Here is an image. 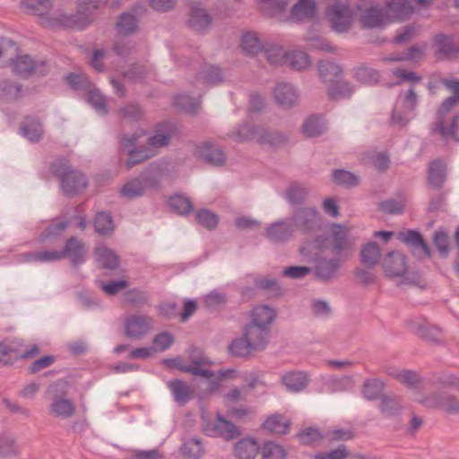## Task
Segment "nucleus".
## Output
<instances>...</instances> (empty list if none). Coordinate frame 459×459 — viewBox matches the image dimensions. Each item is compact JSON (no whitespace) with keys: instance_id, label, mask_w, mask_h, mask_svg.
<instances>
[{"instance_id":"0eeeda50","label":"nucleus","mask_w":459,"mask_h":459,"mask_svg":"<svg viewBox=\"0 0 459 459\" xmlns=\"http://www.w3.org/2000/svg\"><path fill=\"white\" fill-rule=\"evenodd\" d=\"M429 409H438L446 414L459 416V399L453 394L440 392L430 394L419 400Z\"/></svg>"},{"instance_id":"f3484780","label":"nucleus","mask_w":459,"mask_h":459,"mask_svg":"<svg viewBox=\"0 0 459 459\" xmlns=\"http://www.w3.org/2000/svg\"><path fill=\"white\" fill-rule=\"evenodd\" d=\"M273 99L278 106L283 108H290L297 105L299 95L293 85L280 82L273 90Z\"/></svg>"},{"instance_id":"f8f14e48","label":"nucleus","mask_w":459,"mask_h":459,"mask_svg":"<svg viewBox=\"0 0 459 459\" xmlns=\"http://www.w3.org/2000/svg\"><path fill=\"white\" fill-rule=\"evenodd\" d=\"M204 429L207 435L221 437L226 440L233 439L241 435L239 429L224 418L221 412H217L214 422H206Z\"/></svg>"},{"instance_id":"4d7b16f0","label":"nucleus","mask_w":459,"mask_h":459,"mask_svg":"<svg viewBox=\"0 0 459 459\" xmlns=\"http://www.w3.org/2000/svg\"><path fill=\"white\" fill-rule=\"evenodd\" d=\"M363 160L381 171L386 169L389 166L388 157L382 152H370L365 155Z\"/></svg>"},{"instance_id":"58836bf2","label":"nucleus","mask_w":459,"mask_h":459,"mask_svg":"<svg viewBox=\"0 0 459 459\" xmlns=\"http://www.w3.org/2000/svg\"><path fill=\"white\" fill-rule=\"evenodd\" d=\"M381 250L375 242L366 244L360 251L361 263L368 267H374L380 260Z\"/></svg>"},{"instance_id":"a18cd8bd","label":"nucleus","mask_w":459,"mask_h":459,"mask_svg":"<svg viewBox=\"0 0 459 459\" xmlns=\"http://www.w3.org/2000/svg\"><path fill=\"white\" fill-rule=\"evenodd\" d=\"M88 102L95 108L98 113L106 114L108 112V104L106 98L101 92L92 87L88 89Z\"/></svg>"},{"instance_id":"bf43d9fd","label":"nucleus","mask_w":459,"mask_h":459,"mask_svg":"<svg viewBox=\"0 0 459 459\" xmlns=\"http://www.w3.org/2000/svg\"><path fill=\"white\" fill-rule=\"evenodd\" d=\"M307 195L306 188L299 184H291L285 192L286 199L292 204L302 203Z\"/></svg>"},{"instance_id":"13d9d810","label":"nucleus","mask_w":459,"mask_h":459,"mask_svg":"<svg viewBox=\"0 0 459 459\" xmlns=\"http://www.w3.org/2000/svg\"><path fill=\"white\" fill-rule=\"evenodd\" d=\"M333 178L336 184L347 187L355 186L359 182V178L356 175L343 169L334 170Z\"/></svg>"},{"instance_id":"7ed1b4c3","label":"nucleus","mask_w":459,"mask_h":459,"mask_svg":"<svg viewBox=\"0 0 459 459\" xmlns=\"http://www.w3.org/2000/svg\"><path fill=\"white\" fill-rule=\"evenodd\" d=\"M107 1L80 0L76 14L56 13L51 19L44 20V23L50 27L84 29L92 22V12L105 5Z\"/></svg>"},{"instance_id":"a878e982","label":"nucleus","mask_w":459,"mask_h":459,"mask_svg":"<svg viewBox=\"0 0 459 459\" xmlns=\"http://www.w3.org/2000/svg\"><path fill=\"white\" fill-rule=\"evenodd\" d=\"M281 383L288 391L299 393L307 387L309 383V377L303 371H290L281 377Z\"/></svg>"},{"instance_id":"dca6fc26","label":"nucleus","mask_w":459,"mask_h":459,"mask_svg":"<svg viewBox=\"0 0 459 459\" xmlns=\"http://www.w3.org/2000/svg\"><path fill=\"white\" fill-rule=\"evenodd\" d=\"M398 239L410 247L413 255L417 258L425 259L429 256V249L419 232L402 231L398 234Z\"/></svg>"},{"instance_id":"37998d69","label":"nucleus","mask_w":459,"mask_h":459,"mask_svg":"<svg viewBox=\"0 0 459 459\" xmlns=\"http://www.w3.org/2000/svg\"><path fill=\"white\" fill-rule=\"evenodd\" d=\"M309 56L303 51L291 50L288 52L287 64L296 70H303L310 65Z\"/></svg>"},{"instance_id":"8fccbe9b","label":"nucleus","mask_w":459,"mask_h":459,"mask_svg":"<svg viewBox=\"0 0 459 459\" xmlns=\"http://www.w3.org/2000/svg\"><path fill=\"white\" fill-rule=\"evenodd\" d=\"M286 455L283 446L274 442L264 443L261 448L262 459H285Z\"/></svg>"},{"instance_id":"bb28decb","label":"nucleus","mask_w":459,"mask_h":459,"mask_svg":"<svg viewBox=\"0 0 459 459\" xmlns=\"http://www.w3.org/2000/svg\"><path fill=\"white\" fill-rule=\"evenodd\" d=\"M151 186V180L146 177H140L126 182L120 189V195L127 199L141 196L145 189Z\"/></svg>"},{"instance_id":"4be33fe9","label":"nucleus","mask_w":459,"mask_h":459,"mask_svg":"<svg viewBox=\"0 0 459 459\" xmlns=\"http://www.w3.org/2000/svg\"><path fill=\"white\" fill-rule=\"evenodd\" d=\"M407 325L411 332L430 342H438L440 340L441 329L421 319H410L407 321Z\"/></svg>"},{"instance_id":"9b49d317","label":"nucleus","mask_w":459,"mask_h":459,"mask_svg":"<svg viewBox=\"0 0 459 459\" xmlns=\"http://www.w3.org/2000/svg\"><path fill=\"white\" fill-rule=\"evenodd\" d=\"M61 180L63 191L73 195L83 191L87 186V180L83 174L79 171L70 169L68 167L61 170H55Z\"/></svg>"},{"instance_id":"72a5a7b5","label":"nucleus","mask_w":459,"mask_h":459,"mask_svg":"<svg viewBox=\"0 0 459 459\" xmlns=\"http://www.w3.org/2000/svg\"><path fill=\"white\" fill-rule=\"evenodd\" d=\"M290 424L282 415L273 414L265 420L263 428L273 434L282 435L288 432Z\"/></svg>"},{"instance_id":"f704fd0d","label":"nucleus","mask_w":459,"mask_h":459,"mask_svg":"<svg viewBox=\"0 0 459 459\" xmlns=\"http://www.w3.org/2000/svg\"><path fill=\"white\" fill-rule=\"evenodd\" d=\"M222 73L221 70L213 65H205L201 73L198 74L197 82L202 86L214 85L222 81Z\"/></svg>"},{"instance_id":"ea45409f","label":"nucleus","mask_w":459,"mask_h":459,"mask_svg":"<svg viewBox=\"0 0 459 459\" xmlns=\"http://www.w3.org/2000/svg\"><path fill=\"white\" fill-rule=\"evenodd\" d=\"M62 260L60 250H42L27 253L23 255L25 262L48 263Z\"/></svg>"},{"instance_id":"a19ab883","label":"nucleus","mask_w":459,"mask_h":459,"mask_svg":"<svg viewBox=\"0 0 459 459\" xmlns=\"http://www.w3.org/2000/svg\"><path fill=\"white\" fill-rule=\"evenodd\" d=\"M241 48L247 55L255 56L261 52L263 44L255 32H247L241 38Z\"/></svg>"},{"instance_id":"774afa93","label":"nucleus","mask_w":459,"mask_h":459,"mask_svg":"<svg viewBox=\"0 0 459 459\" xmlns=\"http://www.w3.org/2000/svg\"><path fill=\"white\" fill-rule=\"evenodd\" d=\"M196 220L208 230L214 229L219 223V217L206 209L201 210L196 213Z\"/></svg>"},{"instance_id":"2f4dec72","label":"nucleus","mask_w":459,"mask_h":459,"mask_svg":"<svg viewBox=\"0 0 459 459\" xmlns=\"http://www.w3.org/2000/svg\"><path fill=\"white\" fill-rule=\"evenodd\" d=\"M446 178V164L441 160H437L429 163V183L433 187H440Z\"/></svg>"},{"instance_id":"20e7f679","label":"nucleus","mask_w":459,"mask_h":459,"mask_svg":"<svg viewBox=\"0 0 459 459\" xmlns=\"http://www.w3.org/2000/svg\"><path fill=\"white\" fill-rule=\"evenodd\" d=\"M171 139V134L168 130L156 131L152 136L148 137L147 150H135L137 138L134 136L125 137L122 140V146L130 154L126 160L127 169H131L135 164L143 162L156 153V150L167 146Z\"/></svg>"},{"instance_id":"423d86ee","label":"nucleus","mask_w":459,"mask_h":459,"mask_svg":"<svg viewBox=\"0 0 459 459\" xmlns=\"http://www.w3.org/2000/svg\"><path fill=\"white\" fill-rule=\"evenodd\" d=\"M191 363L186 365L183 363L181 358H175L170 359H165L164 363L171 368H177L183 372L190 373L196 377H202L209 378L212 377L211 370L208 367L211 365V361L205 358L202 352L198 350H193L190 355Z\"/></svg>"},{"instance_id":"7c9ffc66","label":"nucleus","mask_w":459,"mask_h":459,"mask_svg":"<svg viewBox=\"0 0 459 459\" xmlns=\"http://www.w3.org/2000/svg\"><path fill=\"white\" fill-rule=\"evenodd\" d=\"M95 259L102 268L114 269L118 265V256L113 250L104 245H100L95 249Z\"/></svg>"},{"instance_id":"a211bd4d","label":"nucleus","mask_w":459,"mask_h":459,"mask_svg":"<svg viewBox=\"0 0 459 459\" xmlns=\"http://www.w3.org/2000/svg\"><path fill=\"white\" fill-rule=\"evenodd\" d=\"M294 230L292 221L281 220L270 224L265 229L264 236L273 243H282L291 238Z\"/></svg>"},{"instance_id":"69168bd1","label":"nucleus","mask_w":459,"mask_h":459,"mask_svg":"<svg viewBox=\"0 0 459 459\" xmlns=\"http://www.w3.org/2000/svg\"><path fill=\"white\" fill-rule=\"evenodd\" d=\"M174 342V337L167 332L156 334L152 340V346L154 353L164 351L169 349Z\"/></svg>"},{"instance_id":"393cba45","label":"nucleus","mask_w":459,"mask_h":459,"mask_svg":"<svg viewBox=\"0 0 459 459\" xmlns=\"http://www.w3.org/2000/svg\"><path fill=\"white\" fill-rule=\"evenodd\" d=\"M22 6L27 11L40 16V22L45 27H48V25L44 23V20L51 19L56 13H65L62 11H56L48 14V11L51 8L49 0H23ZM48 28L51 27L48 26Z\"/></svg>"},{"instance_id":"4c0bfd02","label":"nucleus","mask_w":459,"mask_h":459,"mask_svg":"<svg viewBox=\"0 0 459 459\" xmlns=\"http://www.w3.org/2000/svg\"><path fill=\"white\" fill-rule=\"evenodd\" d=\"M315 13L316 4L314 0H299L291 9L292 18L297 21L311 18Z\"/></svg>"},{"instance_id":"e2e57ef3","label":"nucleus","mask_w":459,"mask_h":459,"mask_svg":"<svg viewBox=\"0 0 459 459\" xmlns=\"http://www.w3.org/2000/svg\"><path fill=\"white\" fill-rule=\"evenodd\" d=\"M95 230L100 234H108L114 230L111 216L106 212H99L94 221Z\"/></svg>"},{"instance_id":"052dcab7","label":"nucleus","mask_w":459,"mask_h":459,"mask_svg":"<svg viewBox=\"0 0 459 459\" xmlns=\"http://www.w3.org/2000/svg\"><path fill=\"white\" fill-rule=\"evenodd\" d=\"M425 46L423 47H412L409 49L405 55L394 54L384 58V61H403V60H417L424 56Z\"/></svg>"},{"instance_id":"5701e85b","label":"nucleus","mask_w":459,"mask_h":459,"mask_svg":"<svg viewBox=\"0 0 459 459\" xmlns=\"http://www.w3.org/2000/svg\"><path fill=\"white\" fill-rule=\"evenodd\" d=\"M318 221V213L315 208L304 207L295 212L292 217L294 228L300 230H311Z\"/></svg>"},{"instance_id":"c9c22d12","label":"nucleus","mask_w":459,"mask_h":459,"mask_svg":"<svg viewBox=\"0 0 459 459\" xmlns=\"http://www.w3.org/2000/svg\"><path fill=\"white\" fill-rule=\"evenodd\" d=\"M21 132L28 140L37 142L43 134V128L38 119L27 117L21 126Z\"/></svg>"},{"instance_id":"f03ea898","label":"nucleus","mask_w":459,"mask_h":459,"mask_svg":"<svg viewBox=\"0 0 459 459\" xmlns=\"http://www.w3.org/2000/svg\"><path fill=\"white\" fill-rule=\"evenodd\" d=\"M446 88L454 93V96L447 98L441 105L437 112V122L436 131L446 141H459V115L447 117L449 109L459 104V82L446 81Z\"/></svg>"},{"instance_id":"09e8293b","label":"nucleus","mask_w":459,"mask_h":459,"mask_svg":"<svg viewBox=\"0 0 459 459\" xmlns=\"http://www.w3.org/2000/svg\"><path fill=\"white\" fill-rule=\"evenodd\" d=\"M183 455L186 459H199L204 455V447L200 440L190 438L181 447Z\"/></svg>"},{"instance_id":"864d4df0","label":"nucleus","mask_w":459,"mask_h":459,"mask_svg":"<svg viewBox=\"0 0 459 459\" xmlns=\"http://www.w3.org/2000/svg\"><path fill=\"white\" fill-rule=\"evenodd\" d=\"M434 48L437 55L447 56L454 52L453 37L444 34L437 35L434 39Z\"/></svg>"},{"instance_id":"0e129e2a","label":"nucleus","mask_w":459,"mask_h":459,"mask_svg":"<svg viewBox=\"0 0 459 459\" xmlns=\"http://www.w3.org/2000/svg\"><path fill=\"white\" fill-rule=\"evenodd\" d=\"M169 206L179 214H186L193 210L190 201L183 195H174L169 199Z\"/></svg>"},{"instance_id":"603ef678","label":"nucleus","mask_w":459,"mask_h":459,"mask_svg":"<svg viewBox=\"0 0 459 459\" xmlns=\"http://www.w3.org/2000/svg\"><path fill=\"white\" fill-rule=\"evenodd\" d=\"M175 104L186 112L195 114L199 110L201 102L199 99L181 94L176 97Z\"/></svg>"},{"instance_id":"1a4fd4ad","label":"nucleus","mask_w":459,"mask_h":459,"mask_svg":"<svg viewBox=\"0 0 459 459\" xmlns=\"http://www.w3.org/2000/svg\"><path fill=\"white\" fill-rule=\"evenodd\" d=\"M383 269L388 278H401V283H410L407 273L406 257L398 251L389 252L383 259Z\"/></svg>"},{"instance_id":"aec40b11","label":"nucleus","mask_w":459,"mask_h":459,"mask_svg":"<svg viewBox=\"0 0 459 459\" xmlns=\"http://www.w3.org/2000/svg\"><path fill=\"white\" fill-rule=\"evenodd\" d=\"M243 335L258 352L264 351L269 342V331L262 327L247 324L243 329Z\"/></svg>"},{"instance_id":"39448f33","label":"nucleus","mask_w":459,"mask_h":459,"mask_svg":"<svg viewBox=\"0 0 459 459\" xmlns=\"http://www.w3.org/2000/svg\"><path fill=\"white\" fill-rule=\"evenodd\" d=\"M68 394V383L60 379L49 385L46 390V396L51 400L49 414L60 420L72 418L76 411L74 403L66 397Z\"/></svg>"},{"instance_id":"6e6552de","label":"nucleus","mask_w":459,"mask_h":459,"mask_svg":"<svg viewBox=\"0 0 459 459\" xmlns=\"http://www.w3.org/2000/svg\"><path fill=\"white\" fill-rule=\"evenodd\" d=\"M416 103L417 96L412 89L399 95L396 107L392 114V124L399 126L406 125L412 118Z\"/></svg>"},{"instance_id":"6ab92c4d","label":"nucleus","mask_w":459,"mask_h":459,"mask_svg":"<svg viewBox=\"0 0 459 459\" xmlns=\"http://www.w3.org/2000/svg\"><path fill=\"white\" fill-rule=\"evenodd\" d=\"M275 317L276 311L274 308L267 305H257L249 312L248 324L269 331Z\"/></svg>"},{"instance_id":"c03bdc74","label":"nucleus","mask_w":459,"mask_h":459,"mask_svg":"<svg viewBox=\"0 0 459 459\" xmlns=\"http://www.w3.org/2000/svg\"><path fill=\"white\" fill-rule=\"evenodd\" d=\"M318 70L322 80L329 82H333L342 73V69L338 65L329 61L320 62Z\"/></svg>"},{"instance_id":"9d476101","label":"nucleus","mask_w":459,"mask_h":459,"mask_svg":"<svg viewBox=\"0 0 459 459\" xmlns=\"http://www.w3.org/2000/svg\"><path fill=\"white\" fill-rule=\"evenodd\" d=\"M152 328V318L143 315H129L124 320L125 335L131 340H141Z\"/></svg>"},{"instance_id":"79ce46f5","label":"nucleus","mask_w":459,"mask_h":459,"mask_svg":"<svg viewBox=\"0 0 459 459\" xmlns=\"http://www.w3.org/2000/svg\"><path fill=\"white\" fill-rule=\"evenodd\" d=\"M325 129V124L317 117H307L302 126V131L307 137L319 136Z\"/></svg>"},{"instance_id":"c85d7f7f","label":"nucleus","mask_w":459,"mask_h":459,"mask_svg":"<svg viewBox=\"0 0 459 459\" xmlns=\"http://www.w3.org/2000/svg\"><path fill=\"white\" fill-rule=\"evenodd\" d=\"M228 350L230 355L238 358H249L258 352L243 334L234 339L229 345Z\"/></svg>"},{"instance_id":"473e14b6","label":"nucleus","mask_w":459,"mask_h":459,"mask_svg":"<svg viewBox=\"0 0 459 459\" xmlns=\"http://www.w3.org/2000/svg\"><path fill=\"white\" fill-rule=\"evenodd\" d=\"M212 19L207 12L200 6L194 5L191 8L189 25L194 30L201 31L211 24Z\"/></svg>"},{"instance_id":"3c124183","label":"nucleus","mask_w":459,"mask_h":459,"mask_svg":"<svg viewBox=\"0 0 459 459\" xmlns=\"http://www.w3.org/2000/svg\"><path fill=\"white\" fill-rule=\"evenodd\" d=\"M384 388V382L377 378L368 379L363 384L362 394L366 399H377Z\"/></svg>"},{"instance_id":"4468645a","label":"nucleus","mask_w":459,"mask_h":459,"mask_svg":"<svg viewBox=\"0 0 459 459\" xmlns=\"http://www.w3.org/2000/svg\"><path fill=\"white\" fill-rule=\"evenodd\" d=\"M11 66L13 71L21 77L42 74L46 71V64L43 61H35L28 55L12 59Z\"/></svg>"},{"instance_id":"e433bc0d","label":"nucleus","mask_w":459,"mask_h":459,"mask_svg":"<svg viewBox=\"0 0 459 459\" xmlns=\"http://www.w3.org/2000/svg\"><path fill=\"white\" fill-rule=\"evenodd\" d=\"M168 385L171 390L176 402L180 404L186 403L193 397L194 391L185 382L180 380H172L168 383Z\"/></svg>"},{"instance_id":"5fc2aeb1","label":"nucleus","mask_w":459,"mask_h":459,"mask_svg":"<svg viewBox=\"0 0 459 459\" xmlns=\"http://www.w3.org/2000/svg\"><path fill=\"white\" fill-rule=\"evenodd\" d=\"M288 52L281 47L273 46L265 51L267 61L273 65H282L287 64Z\"/></svg>"},{"instance_id":"6e6d98bb","label":"nucleus","mask_w":459,"mask_h":459,"mask_svg":"<svg viewBox=\"0 0 459 459\" xmlns=\"http://www.w3.org/2000/svg\"><path fill=\"white\" fill-rule=\"evenodd\" d=\"M328 89L330 98L338 100L349 97L352 93V89L347 82L336 79Z\"/></svg>"},{"instance_id":"c756f323","label":"nucleus","mask_w":459,"mask_h":459,"mask_svg":"<svg viewBox=\"0 0 459 459\" xmlns=\"http://www.w3.org/2000/svg\"><path fill=\"white\" fill-rule=\"evenodd\" d=\"M342 260L340 258L325 259L321 258L317 261L316 266V274L320 279H330L333 277L342 265Z\"/></svg>"},{"instance_id":"de8ad7c7","label":"nucleus","mask_w":459,"mask_h":459,"mask_svg":"<svg viewBox=\"0 0 459 459\" xmlns=\"http://www.w3.org/2000/svg\"><path fill=\"white\" fill-rule=\"evenodd\" d=\"M137 30V21L135 17L130 13H123L120 15L117 22V30L119 35L126 36Z\"/></svg>"},{"instance_id":"49530a36","label":"nucleus","mask_w":459,"mask_h":459,"mask_svg":"<svg viewBox=\"0 0 459 459\" xmlns=\"http://www.w3.org/2000/svg\"><path fill=\"white\" fill-rule=\"evenodd\" d=\"M260 134L257 137V143L263 145H269L271 147H278L283 144L287 138L285 135L279 132H268L264 128L260 130Z\"/></svg>"},{"instance_id":"680f3d73","label":"nucleus","mask_w":459,"mask_h":459,"mask_svg":"<svg viewBox=\"0 0 459 459\" xmlns=\"http://www.w3.org/2000/svg\"><path fill=\"white\" fill-rule=\"evenodd\" d=\"M380 410L384 416L393 417L402 411V405L400 402L394 398L385 397L381 400Z\"/></svg>"},{"instance_id":"ddd939ff","label":"nucleus","mask_w":459,"mask_h":459,"mask_svg":"<svg viewBox=\"0 0 459 459\" xmlns=\"http://www.w3.org/2000/svg\"><path fill=\"white\" fill-rule=\"evenodd\" d=\"M326 16L333 29L337 32L346 31L351 25L353 15L345 4L336 3L327 11Z\"/></svg>"},{"instance_id":"b1692460","label":"nucleus","mask_w":459,"mask_h":459,"mask_svg":"<svg viewBox=\"0 0 459 459\" xmlns=\"http://www.w3.org/2000/svg\"><path fill=\"white\" fill-rule=\"evenodd\" d=\"M62 259L68 257L74 265L84 262L86 250L83 244L76 238H71L66 241L65 248L60 250Z\"/></svg>"},{"instance_id":"2eb2a0df","label":"nucleus","mask_w":459,"mask_h":459,"mask_svg":"<svg viewBox=\"0 0 459 459\" xmlns=\"http://www.w3.org/2000/svg\"><path fill=\"white\" fill-rule=\"evenodd\" d=\"M333 229L334 239L332 252L343 261L351 255L353 243L346 228L336 225Z\"/></svg>"},{"instance_id":"338daca9","label":"nucleus","mask_w":459,"mask_h":459,"mask_svg":"<svg viewBox=\"0 0 459 459\" xmlns=\"http://www.w3.org/2000/svg\"><path fill=\"white\" fill-rule=\"evenodd\" d=\"M262 127H256L250 124H246L243 126H241L237 134L236 137L239 141H252L255 140L257 142V137L259 136L260 130H263Z\"/></svg>"},{"instance_id":"412c9836","label":"nucleus","mask_w":459,"mask_h":459,"mask_svg":"<svg viewBox=\"0 0 459 459\" xmlns=\"http://www.w3.org/2000/svg\"><path fill=\"white\" fill-rule=\"evenodd\" d=\"M195 155L213 166L222 165L226 160L222 151L209 143H199L195 149Z\"/></svg>"},{"instance_id":"f257e3e1","label":"nucleus","mask_w":459,"mask_h":459,"mask_svg":"<svg viewBox=\"0 0 459 459\" xmlns=\"http://www.w3.org/2000/svg\"><path fill=\"white\" fill-rule=\"evenodd\" d=\"M411 3L420 5L429 4L428 0H392L387 3L386 11L377 7L368 10L361 17L365 27L374 28L385 25L394 20L404 19L412 13Z\"/></svg>"},{"instance_id":"cd10ccee","label":"nucleus","mask_w":459,"mask_h":459,"mask_svg":"<svg viewBox=\"0 0 459 459\" xmlns=\"http://www.w3.org/2000/svg\"><path fill=\"white\" fill-rule=\"evenodd\" d=\"M258 452V443L252 437L242 438L234 447V455L238 459H254Z\"/></svg>"}]
</instances>
